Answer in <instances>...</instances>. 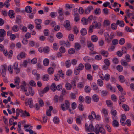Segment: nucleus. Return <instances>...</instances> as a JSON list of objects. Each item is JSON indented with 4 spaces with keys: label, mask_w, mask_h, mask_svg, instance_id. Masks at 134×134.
I'll return each mask as SVG.
<instances>
[{
    "label": "nucleus",
    "mask_w": 134,
    "mask_h": 134,
    "mask_svg": "<svg viewBox=\"0 0 134 134\" xmlns=\"http://www.w3.org/2000/svg\"><path fill=\"white\" fill-rule=\"evenodd\" d=\"M105 129L102 127H100L97 124L95 127L94 132L96 134H99L100 132L102 134H105Z\"/></svg>",
    "instance_id": "obj_1"
},
{
    "label": "nucleus",
    "mask_w": 134,
    "mask_h": 134,
    "mask_svg": "<svg viewBox=\"0 0 134 134\" xmlns=\"http://www.w3.org/2000/svg\"><path fill=\"white\" fill-rule=\"evenodd\" d=\"M53 100L55 103H61L64 100L63 97L62 95H60L59 96L57 95H55L54 96Z\"/></svg>",
    "instance_id": "obj_2"
},
{
    "label": "nucleus",
    "mask_w": 134,
    "mask_h": 134,
    "mask_svg": "<svg viewBox=\"0 0 134 134\" xmlns=\"http://www.w3.org/2000/svg\"><path fill=\"white\" fill-rule=\"evenodd\" d=\"M70 104L69 102L67 100L65 101V104L61 105V108L62 110L63 111L66 110L69 107Z\"/></svg>",
    "instance_id": "obj_3"
},
{
    "label": "nucleus",
    "mask_w": 134,
    "mask_h": 134,
    "mask_svg": "<svg viewBox=\"0 0 134 134\" xmlns=\"http://www.w3.org/2000/svg\"><path fill=\"white\" fill-rule=\"evenodd\" d=\"M26 84L25 82L24 81H23L22 84L21 85L20 87L21 88L22 90H24L25 92V94L27 96H29L30 95V93L29 92H27V90L26 89L25 86H26Z\"/></svg>",
    "instance_id": "obj_4"
},
{
    "label": "nucleus",
    "mask_w": 134,
    "mask_h": 134,
    "mask_svg": "<svg viewBox=\"0 0 134 134\" xmlns=\"http://www.w3.org/2000/svg\"><path fill=\"white\" fill-rule=\"evenodd\" d=\"M26 57V54L24 52H22L19 54L17 56V58L18 60L24 58Z\"/></svg>",
    "instance_id": "obj_5"
},
{
    "label": "nucleus",
    "mask_w": 134,
    "mask_h": 134,
    "mask_svg": "<svg viewBox=\"0 0 134 134\" xmlns=\"http://www.w3.org/2000/svg\"><path fill=\"white\" fill-rule=\"evenodd\" d=\"M87 45L91 51H93L94 49V46L90 41H88L87 43Z\"/></svg>",
    "instance_id": "obj_6"
},
{
    "label": "nucleus",
    "mask_w": 134,
    "mask_h": 134,
    "mask_svg": "<svg viewBox=\"0 0 134 134\" xmlns=\"http://www.w3.org/2000/svg\"><path fill=\"white\" fill-rule=\"evenodd\" d=\"M91 87L93 89V90L98 92H99V88L98 86L95 83H93L91 85Z\"/></svg>",
    "instance_id": "obj_7"
},
{
    "label": "nucleus",
    "mask_w": 134,
    "mask_h": 134,
    "mask_svg": "<svg viewBox=\"0 0 134 134\" xmlns=\"http://www.w3.org/2000/svg\"><path fill=\"white\" fill-rule=\"evenodd\" d=\"M92 25L95 28H99L100 27L101 24L99 22L98 23L96 21H94L92 23Z\"/></svg>",
    "instance_id": "obj_8"
},
{
    "label": "nucleus",
    "mask_w": 134,
    "mask_h": 134,
    "mask_svg": "<svg viewBox=\"0 0 134 134\" xmlns=\"http://www.w3.org/2000/svg\"><path fill=\"white\" fill-rule=\"evenodd\" d=\"M93 8L92 6H89L85 9V13L86 14H88L90 12L91 10H93Z\"/></svg>",
    "instance_id": "obj_9"
},
{
    "label": "nucleus",
    "mask_w": 134,
    "mask_h": 134,
    "mask_svg": "<svg viewBox=\"0 0 134 134\" xmlns=\"http://www.w3.org/2000/svg\"><path fill=\"white\" fill-rule=\"evenodd\" d=\"M9 16L11 18H13L15 17V13L12 10H10L8 13Z\"/></svg>",
    "instance_id": "obj_10"
},
{
    "label": "nucleus",
    "mask_w": 134,
    "mask_h": 134,
    "mask_svg": "<svg viewBox=\"0 0 134 134\" xmlns=\"http://www.w3.org/2000/svg\"><path fill=\"white\" fill-rule=\"evenodd\" d=\"M104 37L105 40L108 43H109L111 41V40L109 39L110 36L109 34L107 32H105L104 33Z\"/></svg>",
    "instance_id": "obj_11"
},
{
    "label": "nucleus",
    "mask_w": 134,
    "mask_h": 134,
    "mask_svg": "<svg viewBox=\"0 0 134 134\" xmlns=\"http://www.w3.org/2000/svg\"><path fill=\"white\" fill-rule=\"evenodd\" d=\"M28 105L30 108H32L34 107L33 103L31 98H30L28 99Z\"/></svg>",
    "instance_id": "obj_12"
},
{
    "label": "nucleus",
    "mask_w": 134,
    "mask_h": 134,
    "mask_svg": "<svg viewBox=\"0 0 134 134\" xmlns=\"http://www.w3.org/2000/svg\"><path fill=\"white\" fill-rule=\"evenodd\" d=\"M70 25V22L68 20L65 21L64 23V26L66 28L69 27Z\"/></svg>",
    "instance_id": "obj_13"
},
{
    "label": "nucleus",
    "mask_w": 134,
    "mask_h": 134,
    "mask_svg": "<svg viewBox=\"0 0 134 134\" xmlns=\"http://www.w3.org/2000/svg\"><path fill=\"white\" fill-rule=\"evenodd\" d=\"M116 24L119 25L120 26L123 27L124 26V23L122 20L120 21L119 20H117Z\"/></svg>",
    "instance_id": "obj_14"
},
{
    "label": "nucleus",
    "mask_w": 134,
    "mask_h": 134,
    "mask_svg": "<svg viewBox=\"0 0 134 134\" xmlns=\"http://www.w3.org/2000/svg\"><path fill=\"white\" fill-rule=\"evenodd\" d=\"M93 100L94 102H98L99 99L98 96L96 94H94L93 96L92 97Z\"/></svg>",
    "instance_id": "obj_15"
},
{
    "label": "nucleus",
    "mask_w": 134,
    "mask_h": 134,
    "mask_svg": "<svg viewBox=\"0 0 134 134\" xmlns=\"http://www.w3.org/2000/svg\"><path fill=\"white\" fill-rule=\"evenodd\" d=\"M49 79V76L47 74H46L43 75L42 76V79L43 80L46 81L48 80Z\"/></svg>",
    "instance_id": "obj_16"
},
{
    "label": "nucleus",
    "mask_w": 134,
    "mask_h": 134,
    "mask_svg": "<svg viewBox=\"0 0 134 134\" xmlns=\"http://www.w3.org/2000/svg\"><path fill=\"white\" fill-rule=\"evenodd\" d=\"M71 84L66 82L65 84V87L66 89L68 90H71L72 88Z\"/></svg>",
    "instance_id": "obj_17"
},
{
    "label": "nucleus",
    "mask_w": 134,
    "mask_h": 134,
    "mask_svg": "<svg viewBox=\"0 0 134 134\" xmlns=\"http://www.w3.org/2000/svg\"><path fill=\"white\" fill-rule=\"evenodd\" d=\"M113 126L114 127H117L119 126V123L116 120L114 119L113 121L112 122Z\"/></svg>",
    "instance_id": "obj_18"
},
{
    "label": "nucleus",
    "mask_w": 134,
    "mask_h": 134,
    "mask_svg": "<svg viewBox=\"0 0 134 134\" xmlns=\"http://www.w3.org/2000/svg\"><path fill=\"white\" fill-rule=\"evenodd\" d=\"M26 12L28 13H31L32 11V9L30 6H26L25 8Z\"/></svg>",
    "instance_id": "obj_19"
},
{
    "label": "nucleus",
    "mask_w": 134,
    "mask_h": 134,
    "mask_svg": "<svg viewBox=\"0 0 134 134\" xmlns=\"http://www.w3.org/2000/svg\"><path fill=\"white\" fill-rule=\"evenodd\" d=\"M6 34L5 31L3 29H0V36H1L4 37Z\"/></svg>",
    "instance_id": "obj_20"
},
{
    "label": "nucleus",
    "mask_w": 134,
    "mask_h": 134,
    "mask_svg": "<svg viewBox=\"0 0 134 134\" xmlns=\"http://www.w3.org/2000/svg\"><path fill=\"white\" fill-rule=\"evenodd\" d=\"M101 54L103 56L107 57L108 56L109 53L108 52L106 51L103 50L101 52Z\"/></svg>",
    "instance_id": "obj_21"
},
{
    "label": "nucleus",
    "mask_w": 134,
    "mask_h": 134,
    "mask_svg": "<svg viewBox=\"0 0 134 134\" xmlns=\"http://www.w3.org/2000/svg\"><path fill=\"white\" fill-rule=\"evenodd\" d=\"M84 90L86 93H89L91 91V88L89 86L87 85L85 87Z\"/></svg>",
    "instance_id": "obj_22"
},
{
    "label": "nucleus",
    "mask_w": 134,
    "mask_h": 134,
    "mask_svg": "<svg viewBox=\"0 0 134 134\" xmlns=\"http://www.w3.org/2000/svg\"><path fill=\"white\" fill-rule=\"evenodd\" d=\"M118 78L119 81L121 83H123L125 82V80L123 76L120 75L119 76Z\"/></svg>",
    "instance_id": "obj_23"
},
{
    "label": "nucleus",
    "mask_w": 134,
    "mask_h": 134,
    "mask_svg": "<svg viewBox=\"0 0 134 134\" xmlns=\"http://www.w3.org/2000/svg\"><path fill=\"white\" fill-rule=\"evenodd\" d=\"M60 42H62V43L61 44L62 45H63L64 44V46L67 47H70V43L68 41L65 42V41H61Z\"/></svg>",
    "instance_id": "obj_24"
},
{
    "label": "nucleus",
    "mask_w": 134,
    "mask_h": 134,
    "mask_svg": "<svg viewBox=\"0 0 134 134\" xmlns=\"http://www.w3.org/2000/svg\"><path fill=\"white\" fill-rule=\"evenodd\" d=\"M21 116L22 117H25V116H30V115L29 113L26 110H25L24 113H22V114L21 115Z\"/></svg>",
    "instance_id": "obj_25"
},
{
    "label": "nucleus",
    "mask_w": 134,
    "mask_h": 134,
    "mask_svg": "<svg viewBox=\"0 0 134 134\" xmlns=\"http://www.w3.org/2000/svg\"><path fill=\"white\" fill-rule=\"evenodd\" d=\"M43 63L44 65L45 66H48L49 63V60L48 59L46 58L44 59Z\"/></svg>",
    "instance_id": "obj_26"
},
{
    "label": "nucleus",
    "mask_w": 134,
    "mask_h": 134,
    "mask_svg": "<svg viewBox=\"0 0 134 134\" xmlns=\"http://www.w3.org/2000/svg\"><path fill=\"white\" fill-rule=\"evenodd\" d=\"M92 41L93 42H96L98 40V38L97 36L96 35H93L91 37Z\"/></svg>",
    "instance_id": "obj_27"
},
{
    "label": "nucleus",
    "mask_w": 134,
    "mask_h": 134,
    "mask_svg": "<svg viewBox=\"0 0 134 134\" xmlns=\"http://www.w3.org/2000/svg\"><path fill=\"white\" fill-rule=\"evenodd\" d=\"M81 21L83 25H87L88 24V21L87 19L84 17H83Z\"/></svg>",
    "instance_id": "obj_28"
},
{
    "label": "nucleus",
    "mask_w": 134,
    "mask_h": 134,
    "mask_svg": "<svg viewBox=\"0 0 134 134\" xmlns=\"http://www.w3.org/2000/svg\"><path fill=\"white\" fill-rule=\"evenodd\" d=\"M80 32L81 35H85L87 33V30L85 28H83L81 30Z\"/></svg>",
    "instance_id": "obj_29"
},
{
    "label": "nucleus",
    "mask_w": 134,
    "mask_h": 134,
    "mask_svg": "<svg viewBox=\"0 0 134 134\" xmlns=\"http://www.w3.org/2000/svg\"><path fill=\"white\" fill-rule=\"evenodd\" d=\"M54 122L55 124H58L60 122L59 118L57 117H55L53 118Z\"/></svg>",
    "instance_id": "obj_30"
},
{
    "label": "nucleus",
    "mask_w": 134,
    "mask_h": 134,
    "mask_svg": "<svg viewBox=\"0 0 134 134\" xmlns=\"http://www.w3.org/2000/svg\"><path fill=\"white\" fill-rule=\"evenodd\" d=\"M14 82L15 84L17 85L19 84L20 82V78L18 77H16L14 79Z\"/></svg>",
    "instance_id": "obj_31"
},
{
    "label": "nucleus",
    "mask_w": 134,
    "mask_h": 134,
    "mask_svg": "<svg viewBox=\"0 0 134 134\" xmlns=\"http://www.w3.org/2000/svg\"><path fill=\"white\" fill-rule=\"evenodd\" d=\"M106 103L107 106L110 107H112L113 103L111 100H107L106 101Z\"/></svg>",
    "instance_id": "obj_32"
},
{
    "label": "nucleus",
    "mask_w": 134,
    "mask_h": 134,
    "mask_svg": "<svg viewBox=\"0 0 134 134\" xmlns=\"http://www.w3.org/2000/svg\"><path fill=\"white\" fill-rule=\"evenodd\" d=\"M71 85L72 88L73 89L75 88L76 86V82L75 80H73L71 81Z\"/></svg>",
    "instance_id": "obj_33"
},
{
    "label": "nucleus",
    "mask_w": 134,
    "mask_h": 134,
    "mask_svg": "<svg viewBox=\"0 0 134 134\" xmlns=\"http://www.w3.org/2000/svg\"><path fill=\"white\" fill-rule=\"evenodd\" d=\"M84 82H79L77 86L79 88L81 89L84 86Z\"/></svg>",
    "instance_id": "obj_34"
},
{
    "label": "nucleus",
    "mask_w": 134,
    "mask_h": 134,
    "mask_svg": "<svg viewBox=\"0 0 134 134\" xmlns=\"http://www.w3.org/2000/svg\"><path fill=\"white\" fill-rule=\"evenodd\" d=\"M110 75L108 73L106 74L104 77V79L107 81H108L110 80Z\"/></svg>",
    "instance_id": "obj_35"
},
{
    "label": "nucleus",
    "mask_w": 134,
    "mask_h": 134,
    "mask_svg": "<svg viewBox=\"0 0 134 134\" xmlns=\"http://www.w3.org/2000/svg\"><path fill=\"white\" fill-rule=\"evenodd\" d=\"M58 13L59 15H63L64 14V12L63 9L61 8H60L57 10Z\"/></svg>",
    "instance_id": "obj_36"
},
{
    "label": "nucleus",
    "mask_w": 134,
    "mask_h": 134,
    "mask_svg": "<svg viewBox=\"0 0 134 134\" xmlns=\"http://www.w3.org/2000/svg\"><path fill=\"white\" fill-rule=\"evenodd\" d=\"M122 107L125 111L129 110V106L125 104H124L122 105Z\"/></svg>",
    "instance_id": "obj_37"
},
{
    "label": "nucleus",
    "mask_w": 134,
    "mask_h": 134,
    "mask_svg": "<svg viewBox=\"0 0 134 134\" xmlns=\"http://www.w3.org/2000/svg\"><path fill=\"white\" fill-rule=\"evenodd\" d=\"M97 84L100 86H102L103 85V81L100 79H98L97 81Z\"/></svg>",
    "instance_id": "obj_38"
},
{
    "label": "nucleus",
    "mask_w": 134,
    "mask_h": 134,
    "mask_svg": "<svg viewBox=\"0 0 134 134\" xmlns=\"http://www.w3.org/2000/svg\"><path fill=\"white\" fill-rule=\"evenodd\" d=\"M116 68L117 70L119 72H121L123 71V67L121 65H118L117 66Z\"/></svg>",
    "instance_id": "obj_39"
},
{
    "label": "nucleus",
    "mask_w": 134,
    "mask_h": 134,
    "mask_svg": "<svg viewBox=\"0 0 134 134\" xmlns=\"http://www.w3.org/2000/svg\"><path fill=\"white\" fill-rule=\"evenodd\" d=\"M54 71V69L52 67H49L48 69V73L49 74H53Z\"/></svg>",
    "instance_id": "obj_40"
},
{
    "label": "nucleus",
    "mask_w": 134,
    "mask_h": 134,
    "mask_svg": "<svg viewBox=\"0 0 134 134\" xmlns=\"http://www.w3.org/2000/svg\"><path fill=\"white\" fill-rule=\"evenodd\" d=\"M85 102L88 104H90L91 102V98L88 96L85 97Z\"/></svg>",
    "instance_id": "obj_41"
},
{
    "label": "nucleus",
    "mask_w": 134,
    "mask_h": 134,
    "mask_svg": "<svg viewBox=\"0 0 134 134\" xmlns=\"http://www.w3.org/2000/svg\"><path fill=\"white\" fill-rule=\"evenodd\" d=\"M106 87L108 90L109 89L111 91H113L112 87L109 83L106 85Z\"/></svg>",
    "instance_id": "obj_42"
},
{
    "label": "nucleus",
    "mask_w": 134,
    "mask_h": 134,
    "mask_svg": "<svg viewBox=\"0 0 134 134\" xmlns=\"http://www.w3.org/2000/svg\"><path fill=\"white\" fill-rule=\"evenodd\" d=\"M56 86L55 83H53L51 86L50 89L53 91H55L56 90Z\"/></svg>",
    "instance_id": "obj_43"
},
{
    "label": "nucleus",
    "mask_w": 134,
    "mask_h": 134,
    "mask_svg": "<svg viewBox=\"0 0 134 134\" xmlns=\"http://www.w3.org/2000/svg\"><path fill=\"white\" fill-rule=\"evenodd\" d=\"M75 52L74 48H72L70 49L68 51V53L69 54H74Z\"/></svg>",
    "instance_id": "obj_44"
},
{
    "label": "nucleus",
    "mask_w": 134,
    "mask_h": 134,
    "mask_svg": "<svg viewBox=\"0 0 134 134\" xmlns=\"http://www.w3.org/2000/svg\"><path fill=\"white\" fill-rule=\"evenodd\" d=\"M28 91L29 92V93L30 94L31 96H33L34 94V92L33 90H32V88L31 87H30Z\"/></svg>",
    "instance_id": "obj_45"
},
{
    "label": "nucleus",
    "mask_w": 134,
    "mask_h": 134,
    "mask_svg": "<svg viewBox=\"0 0 134 134\" xmlns=\"http://www.w3.org/2000/svg\"><path fill=\"white\" fill-rule=\"evenodd\" d=\"M84 66L83 64L82 63H80L79 64L78 68H77L79 70L81 71L84 68Z\"/></svg>",
    "instance_id": "obj_46"
},
{
    "label": "nucleus",
    "mask_w": 134,
    "mask_h": 134,
    "mask_svg": "<svg viewBox=\"0 0 134 134\" xmlns=\"http://www.w3.org/2000/svg\"><path fill=\"white\" fill-rule=\"evenodd\" d=\"M65 64L67 68L69 67L71 65L70 61V60H67L65 62Z\"/></svg>",
    "instance_id": "obj_47"
},
{
    "label": "nucleus",
    "mask_w": 134,
    "mask_h": 134,
    "mask_svg": "<svg viewBox=\"0 0 134 134\" xmlns=\"http://www.w3.org/2000/svg\"><path fill=\"white\" fill-rule=\"evenodd\" d=\"M59 51L60 52L62 53H64L66 52L65 49L63 46H61L59 48Z\"/></svg>",
    "instance_id": "obj_48"
},
{
    "label": "nucleus",
    "mask_w": 134,
    "mask_h": 134,
    "mask_svg": "<svg viewBox=\"0 0 134 134\" xmlns=\"http://www.w3.org/2000/svg\"><path fill=\"white\" fill-rule=\"evenodd\" d=\"M19 30L18 26L17 25L14 26L12 28V30L15 32H17Z\"/></svg>",
    "instance_id": "obj_49"
},
{
    "label": "nucleus",
    "mask_w": 134,
    "mask_h": 134,
    "mask_svg": "<svg viewBox=\"0 0 134 134\" xmlns=\"http://www.w3.org/2000/svg\"><path fill=\"white\" fill-rule=\"evenodd\" d=\"M56 36L57 38L61 39L63 37V34L61 32H59L57 34Z\"/></svg>",
    "instance_id": "obj_50"
},
{
    "label": "nucleus",
    "mask_w": 134,
    "mask_h": 134,
    "mask_svg": "<svg viewBox=\"0 0 134 134\" xmlns=\"http://www.w3.org/2000/svg\"><path fill=\"white\" fill-rule=\"evenodd\" d=\"M84 106L81 103L78 106V108L79 110L81 111H83L84 110Z\"/></svg>",
    "instance_id": "obj_51"
},
{
    "label": "nucleus",
    "mask_w": 134,
    "mask_h": 134,
    "mask_svg": "<svg viewBox=\"0 0 134 134\" xmlns=\"http://www.w3.org/2000/svg\"><path fill=\"white\" fill-rule=\"evenodd\" d=\"M69 40L71 41H73L74 39V36L72 34H70L68 36Z\"/></svg>",
    "instance_id": "obj_52"
},
{
    "label": "nucleus",
    "mask_w": 134,
    "mask_h": 134,
    "mask_svg": "<svg viewBox=\"0 0 134 134\" xmlns=\"http://www.w3.org/2000/svg\"><path fill=\"white\" fill-rule=\"evenodd\" d=\"M81 47V46L80 44L78 43H76L75 44V48L76 50L79 49Z\"/></svg>",
    "instance_id": "obj_53"
},
{
    "label": "nucleus",
    "mask_w": 134,
    "mask_h": 134,
    "mask_svg": "<svg viewBox=\"0 0 134 134\" xmlns=\"http://www.w3.org/2000/svg\"><path fill=\"white\" fill-rule=\"evenodd\" d=\"M89 130L88 131L90 132L94 131V127L93 125L92 124H90L89 125Z\"/></svg>",
    "instance_id": "obj_54"
},
{
    "label": "nucleus",
    "mask_w": 134,
    "mask_h": 134,
    "mask_svg": "<svg viewBox=\"0 0 134 134\" xmlns=\"http://www.w3.org/2000/svg\"><path fill=\"white\" fill-rule=\"evenodd\" d=\"M104 63L105 65L109 66L110 65V61L108 59H106L104 60Z\"/></svg>",
    "instance_id": "obj_55"
},
{
    "label": "nucleus",
    "mask_w": 134,
    "mask_h": 134,
    "mask_svg": "<svg viewBox=\"0 0 134 134\" xmlns=\"http://www.w3.org/2000/svg\"><path fill=\"white\" fill-rule=\"evenodd\" d=\"M42 21V20L40 19H36L35 20V22L36 24H41Z\"/></svg>",
    "instance_id": "obj_56"
},
{
    "label": "nucleus",
    "mask_w": 134,
    "mask_h": 134,
    "mask_svg": "<svg viewBox=\"0 0 134 134\" xmlns=\"http://www.w3.org/2000/svg\"><path fill=\"white\" fill-rule=\"evenodd\" d=\"M108 93V92L107 91L102 90L101 92V95L104 97L106 96Z\"/></svg>",
    "instance_id": "obj_57"
},
{
    "label": "nucleus",
    "mask_w": 134,
    "mask_h": 134,
    "mask_svg": "<svg viewBox=\"0 0 134 134\" xmlns=\"http://www.w3.org/2000/svg\"><path fill=\"white\" fill-rule=\"evenodd\" d=\"M44 35L46 36H48L49 35V31L47 29H45L44 31Z\"/></svg>",
    "instance_id": "obj_58"
},
{
    "label": "nucleus",
    "mask_w": 134,
    "mask_h": 134,
    "mask_svg": "<svg viewBox=\"0 0 134 134\" xmlns=\"http://www.w3.org/2000/svg\"><path fill=\"white\" fill-rule=\"evenodd\" d=\"M43 51L45 53H47L49 51V48L48 46L43 48Z\"/></svg>",
    "instance_id": "obj_59"
},
{
    "label": "nucleus",
    "mask_w": 134,
    "mask_h": 134,
    "mask_svg": "<svg viewBox=\"0 0 134 134\" xmlns=\"http://www.w3.org/2000/svg\"><path fill=\"white\" fill-rule=\"evenodd\" d=\"M125 42V39L123 38H122L119 40V43L120 45H122L124 44Z\"/></svg>",
    "instance_id": "obj_60"
},
{
    "label": "nucleus",
    "mask_w": 134,
    "mask_h": 134,
    "mask_svg": "<svg viewBox=\"0 0 134 134\" xmlns=\"http://www.w3.org/2000/svg\"><path fill=\"white\" fill-rule=\"evenodd\" d=\"M102 57L101 55H96L95 57V59L97 60H100L101 59Z\"/></svg>",
    "instance_id": "obj_61"
},
{
    "label": "nucleus",
    "mask_w": 134,
    "mask_h": 134,
    "mask_svg": "<svg viewBox=\"0 0 134 134\" xmlns=\"http://www.w3.org/2000/svg\"><path fill=\"white\" fill-rule=\"evenodd\" d=\"M111 113L113 116H114L115 117L117 114L116 111L114 109H112L111 110Z\"/></svg>",
    "instance_id": "obj_62"
},
{
    "label": "nucleus",
    "mask_w": 134,
    "mask_h": 134,
    "mask_svg": "<svg viewBox=\"0 0 134 134\" xmlns=\"http://www.w3.org/2000/svg\"><path fill=\"white\" fill-rule=\"evenodd\" d=\"M85 67L86 69L89 70L91 68V65L89 63H86L85 64Z\"/></svg>",
    "instance_id": "obj_63"
},
{
    "label": "nucleus",
    "mask_w": 134,
    "mask_h": 134,
    "mask_svg": "<svg viewBox=\"0 0 134 134\" xmlns=\"http://www.w3.org/2000/svg\"><path fill=\"white\" fill-rule=\"evenodd\" d=\"M30 85L32 86H36V84L33 80H31L29 82Z\"/></svg>",
    "instance_id": "obj_64"
}]
</instances>
